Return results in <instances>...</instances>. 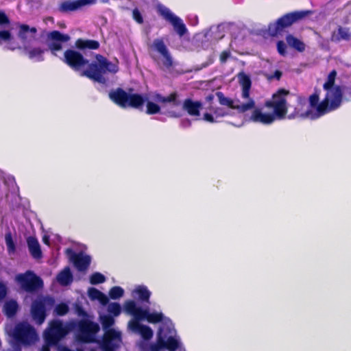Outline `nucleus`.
Here are the masks:
<instances>
[{
  "instance_id": "1",
  "label": "nucleus",
  "mask_w": 351,
  "mask_h": 351,
  "mask_svg": "<svg viewBox=\"0 0 351 351\" xmlns=\"http://www.w3.org/2000/svg\"><path fill=\"white\" fill-rule=\"evenodd\" d=\"M289 93V90L280 88L272 95L270 99L265 101L264 107L272 109L271 112H263L262 109L255 108V101L250 97L247 99V103L236 105L234 110H237L240 112H245L249 110L254 109L250 117V121L269 125L277 120H283L286 118L288 112L286 97Z\"/></svg>"
},
{
  "instance_id": "2",
  "label": "nucleus",
  "mask_w": 351,
  "mask_h": 351,
  "mask_svg": "<svg viewBox=\"0 0 351 351\" xmlns=\"http://www.w3.org/2000/svg\"><path fill=\"white\" fill-rule=\"evenodd\" d=\"M95 58V61L88 64V69L82 72V75L101 84H106L108 80L104 74L107 72L114 74L118 72L119 66L102 55L97 54Z\"/></svg>"
},
{
  "instance_id": "3",
  "label": "nucleus",
  "mask_w": 351,
  "mask_h": 351,
  "mask_svg": "<svg viewBox=\"0 0 351 351\" xmlns=\"http://www.w3.org/2000/svg\"><path fill=\"white\" fill-rule=\"evenodd\" d=\"M110 99L121 108L142 109L147 97L138 93H129L121 88L112 90L108 94Z\"/></svg>"
},
{
  "instance_id": "4",
  "label": "nucleus",
  "mask_w": 351,
  "mask_h": 351,
  "mask_svg": "<svg viewBox=\"0 0 351 351\" xmlns=\"http://www.w3.org/2000/svg\"><path fill=\"white\" fill-rule=\"evenodd\" d=\"M336 77L337 71L335 69L328 75L326 81L323 85L326 95L322 100V104L319 106L321 108H324L326 106L329 98H332L330 107H335L339 104H342L343 92L340 86L335 85Z\"/></svg>"
},
{
  "instance_id": "5",
  "label": "nucleus",
  "mask_w": 351,
  "mask_h": 351,
  "mask_svg": "<svg viewBox=\"0 0 351 351\" xmlns=\"http://www.w3.org/2000/svg\"><path fill=\"white\" fill-rule=\"evenodd\" d=\"M307 14L308 12L305 11H295L284 14L278 19L276 23L269 25V34L271 36H276L285 28L291 26L294 23L304 18Z\"/></svg>"
},
{
  "instance_id": "6",
  "label": "nucleus",
  "mask_w": 351,
  "mask_h": 351,
  "mask_svg": "<svg viewBox=\"0 0 351 351\" xmlns=\"http://www.w3.org/2000/svg\"><path fill=\"white\" fill-rule=\"evenodd\" d=\"M55 299L51 296H43L34 300L31 305V316L38 325L44 323L47 317V311L55 305Z\"/></svg>"
},
{
  "instance_id": "7",
  "label": "nucleus",
  "mask_w": 351,
  "mask_h": 351,
  "mask_svg": "<svg viewBox=\"0 0 351 351\" xmlns=\"http://www.w3.org/2000/svg\"><path fill=\"white\" fill-rule=\"evenodd\" d=\"M68 333V330L63 323L58 319H53L49 323L48 327L45 330L43 337L47 346H56Z\"/></svg>"
},
{
  "instance_id": "8",
  "label": "nucleus",
  "mask_w": 351,
  "mask_h": 351,
  "mask_svg": "<svg viewBox=\"0 0 351 351\" xmlns=\"http://www.w3.org/2000/svg\"><path fill=\"white\" fill-rule=\"evenodd\" d=\"M13 337L15 340L23 345H31L38 338L35 328L27 322L18 323L13 331Z\"/></svg>"
},
{
  "instance_id": "9",
  "label": "nucleus",
  "mask_w": 351,
  "mask_h": 351,
  "mask_svg": "<svg viewBox=\"0 0 351 351\" xmlns=\"http://www.w3.org/2000/svg\"><path fill=\"white\" fill-rule=\"evenodd\" d=\"M16 280L23 290L29 293L34 292L43 287V281L41 278L30 270L18 274L16 276Z\"/></svg>"
},
{
  "instance_id": "10",
  "label": "nucleus",
  "mask_w": 351,
  "mask_h": 351,
  "mask_svg": "<svg viewBox=\"0 0 351 351\" xmlns=\"http://www.w3.org/2000/svg\"><path fill=\"white\" fill-rule=\"evenodd\" d=\"M157 12L163 19L173 26L174 31L180 37L186 34L187 28L182 20L173 13L169 8L160 4L157 7Z\"/></svg>"
},
{
  "instance_id": "11",
  "label": "nucleus",
  "mask_w": 351,
  "mask_h": 351,
  "mask_svg": "<svg viewBox=\"0 0 351 351\" xmlns=\"http://www.w3.org/2000/svg\"><path fill=\"white\" fill-rule=\"evenodd\" d=\"M169 325L162 326L159 328L161 331V337L162 338L163 348L169 351H175L179 347V341L173 336L176 331L170 319H167Z\"/></svg>"
},
{
  "instance_id": "12",
  "label": "nucleus",
  "mask_w": 351,
  "mask_h": 351,
  "mask_svg": "<svg viewBox=\"0 0 351 351\" xmlns=\"http://www.w3.org/2000/svg\"><path fill=\"white\" fill-rule=\"evenodd\" d=\"M121 342V332L116 330H110L104 334L99 347L102 351H117Z\"/></svg>"
},
{
  "instance_id": "13",
  "label": "nucleus",
  "mask_w": 351,
  "mask_h": 351,
  "mask_svg": "<svg viewBox=\"0 0 351 351\" xmlns=\"http://www.w3.org/2000/svg\"><path fill=\"white\" fill-rule=\"evenodd\" d=\"M320 93V89L315 88L313 94H311L308 98L310 106L312 108H315L317 117L324 116L328 112L336 110L341 106V104H339L335 107H330L332 98H329L326 106L324 108H321L319 106L322 104V101L319 102Z\"/></svg>"
},
{
  "instance_id": "14",
  "label": "nucleus",
  "mask_w": 351,
  "mask_h": 351,
  "mask_svg": "<svg viewBox=\"0 0 351 351\" xmlns=\"http://www.w3.org/2000/svg\"><path fill=\"white\" fill-rule=\"evenodd\" d=\"M63 61L75 71H79L88 64V60L81 53L73 49H66L64 51Z\"/></svg>"
},
{
  "instance_id": "15",
  "label": "nucleus",
  "mask_w": 351,
  "mask_h": 351,
  "mask_svg": "<svg viewBox=\"0 0 351 351\" xmlns=\"http://www.w3.org/2000/svg\"><path fill=\"white\" fill-rule=\"evenodd\" d=\"M70 38L68 34H62L58 30L50 32L47 34V39L49 40V50L53 55L56 56V52L62 49V43L69 42Z\"/></svg>"
},
{
  "instance_id": "16",
  "label": "nucleus",
  "mask_w": 351,
  "mask_h": 351,
  "mask_svg": "<svg viewBox=\"0 0 351 351\" xmlns=\"http://www.w3.org/2000/svg\"><path fill=\"white\" fill-rule=\"evenodd\" d=\"M66 254L79 271H85L90 266L91 262L90 256L84 254L82 252L76 253L71 248H67Z\"/></svg>"
},
{
  "instance_id": "17",
  "label": "nucleus",
  "mask_w": 351,
  "mask_h": 351,
  "mask_svg": "<svg viewBox=\"0 0 351 351\" xmlns=\"http://www.w3.org/2000/svg\"><path fill=\"white\" fill-rule=\"evenodd\" d=\"M96 0H65L60 3L58 11L61 13H69L80 10L82 7L93 5Z\"/></svg>"
},
{
  "instance_id": "18",
  "label": "nucleus",
  "mask_w": 351,
  "mask_h": 351,
  "mask_svg": "<svg viewBox=\"0 0 351 351\" xmlns=\"http://www.w3.org/2000/svg\"><path fill=\"white\" fill-rule=\"evenodd\" d=\"M16 25L18 28L17 36L22 43L25 44L32 40L36 39L38 32L36 27L20 23H16Z\"/></svg>"
},
{
  "instance_id": "19",
  "label": "nucleus",
  "mask_w": 351,
  "mask_h": 351,
  "mask_svg": "<svg viewBox=\"0 0 351 351\" xmlns=\"http://www.w3.org/2000/svg\"><path fill=\"white\" fill-rule=\"evenodd\" d=\"M152 46L154 49L160 53L163 58V64L167 68H169L173 64V60L162 38H156L153 41Z\"/></svg>"
},
{
  "instance_id": "20",
  "label": "nucleus",
  "mask_w": 351,
  "mask_h": 351,
  "mask_svg": "<svg viewBox=\"0 0 351 351\" xmlns=\"http://www.w3.org/2000/svg\"><path fill=\"white\" fill-rule=\"evenodd\" d=\"M297 104L298 105L294 108V110L288 115V119H292L295 118H307L311 114V111L310 110H304V108L306 105V98L304 97L298 95Z\"/></svg>"
},
{
  "instance_id": "21",
  "label": "nucleus",
  "mask_w": 351,
  "mask_h": 351,
  "mask_svg": "<svg viewBox=\"0 0 351 351\" xmlns=\"http://www.w3.org/2000/svg\"><path fill=\"white\" fill-rule=\"evenodd\" d=\"M330 40L333 43H339L342 40L350 41L351 32L348 27L339 25L336 30L332 32Z\"/></svg>"
},
{
  "instance_id": "22",
  "label": "nucleus",
  "mask_w": 351,
  "mask_h": 351,
  "mask_svg": "<svg viewBox=\"0 0 351 351\" xmlns=\"http://www.w3.org/2000/svg\"><path fill=\"white\" fill-rule=\"evenodd\" d=\"M27 244L29 254L34 259L39 260L42 258L43 253L40 245L35 237H28L27 239Z\"/></svg>"
},
{
  "instance_id": "23",
  "label": "nucleus",
  "mask_w": 351,
  "mask_h": 351,
  "mask_svg": "<svg viewBox=\"0 0 351 351\" xmlns=\"http://www.w3.org/2000/svg\"><path fill=\"white\" fill-rule=\"evenodd\" d=\"M202 104L199 101H193L190 98L186 99L182 104V108L191 116H199Z\"/></svg>"
},
{
  "instance_id": "24",
  "label": "nucleus",
  "mask_w": 351,
  "mask_h": 351,
  "mask_svg": "<svg viewBox=\"0 0 351 351\" xmlns=\"http://www.w3.org/2000/svg\"><path fill=\"white\" fill-rule=\"evenodd\" d=\"M239 84L242 87V97L243 99H248L250 97V93L252 86V81L249 75L244 72H240L238 74Z\"/></svg>"
},
{
  "instance_id": "25",
  "label": "nucleus",
  "mask_w": 351,
  "mask_h": 351,
  "mask_svg": "<svg viewBox=\"0 0 351 351\" xmlns=\"http://www.w3.org/2000/svg\"><path fill=\"white\" fill-rule=\"evenodd\" d=\"M167 319L168 318H166L162 312L150 313L148 310L145 320L150 324H158L165 320V322L162 326H167L169 325V322L167 321Z\"/></svg>"
},
{
  "instance_id": "26",
  "label": "nucleus",
  "mask_w": 351,
  "mask_h": 351,
  "mask_svg": "<svg viewBox=\"0 0 351 351\" xmlns=\"http://www.w3.org/2000/svg\"><path fill=\"white\" fill-rule=\"evenodd\" d=\"M99 43L95 40H84L78 38L75 41V47L79 49H97L99 47Z\"/></svg>"
},
{
  "instance_id": "27",
  "label": "nucleus",
  "mask_w": 351,
  "mask_h": 351,
  "mask_svg": "<svg viewBox=\"0 0 351 351\" xmlns=\"http://www.w3.org/2000/svg\"><path fill=\"white\" fill-rule=\"evenodd\" d=\"M23 50L27 53L29 59H36L38 61H43L44 60L43 54L45 49L40 47H33L29 48L27 46H24Z\"/></svg>"
},
{
  "instance_id": "28",
  "label": "nucleus",
  "mask_w": 351,
  "mask_h": 351,
  "mask_svg": "<svg viewBox=\"0 0 351 351\" xmlns=\"http://www.w3.org/2000/svg\"><path fill=\"white\" fill-rule=\"evenodd\" d=\"M79 327L80 331L84 334H95L99 330L97 324L91 321H82Z\"/></svg>"
},
{
  "instance_id": "29",
  "label": "nucleus",
  "mask_w": 351,
  "mask_h": 351,
  "mask_svg": "<svg viewBox=\"0 0 351 351\" xmlns=\"http://www.w3.org/2000/svg\"><path fill=\"white\" fill-rule=\"evenodd\" d=\"M19 310V304L14 300H10L5 302L3 312L8 317H13Z\"/></svg>"
},
{
  "instance_id": "30",
  "label": "nucleus",
  "mask_w": 351,
  "mask_h": 351,
  "mask_svg": "<svg viewBox=\"0 0 351 351\" xmlns=\"http://www.w3.org/2000/svg\"><path fill=\"white\" fill-rule=\"evenodd\" d=\"M286 41L289 47H292L293 49L297 50L299 52H302L305 50L304 43L291 34H288L286 36Z\"/></svg>"
},
{
  "instance_id": "31",
  "label": "nucleus",
  "mask_w": 351,
  "mask_h": 351,
  "mask_svg": "<svg viewBox=\"0 0 351 351\" xmlns=\"http://www.w3.org/2000/svg\"><path fill=\"white\" fill-rule=\"evenodd\" d=\"M58 282L63 286H66L71 283L73 276L69 267H66L60 271L57 276Z\"/></svg>"
},
{
  "instance_id": "32",
  "label": "nucleus",
  "mask_w": 351,
  "mask_h": 351,
  "mask_svg": "<svg viewBox=\"0 0 351 351\" xmlns=\"http://www.w3.org/2000/svg\"><path fill=\"white\" fill-rule=\"evenodd\" d=\"M178 94L176 92L171 93L167 97H163L161 95H157L156 100L161 103H173V105L178 106L180 104V101L177 100Z\"/></svg>"
},
{
  "instance_id": "33",
  "label": "nucleus",
  "mask_w": 351,
  "mask_h": 351,
  "mask_svg": "<svg viewBox=\"0 0 351 351\" xmlns=\"http://www.w3.org/2000/svg\"><path fill=\"white\" fill-rule=\"evenodd\" d=\"M138 295V299L143 302H149L151 292L145 286H138L134 291Z\"/></svg>"
},
{
  "instance_id": "34",
  "label": "nucleus",
  "mask_w": 351,
  "mask_h": 351,
  "mask_svg": "<svg viewBox=\"0 0 351 351\" xmlns=\"http://www.w3.org/2000/svg\"><path fill=\"white\" fill-rule=\"evenodd\" d=\"M101 323L103 329L105 330L104 334L110 330H114V328H111L114 324V319L112 315H106L101 317Z\"/></svg>"
},
{
  "instance_id": "35",
  "label": "nucleus",
  "mask_w": 351,
  "mask_h": 351,
  "mask_svg": "<svg viewBox=\"0 0 351 351\" xmlns=\"http://www.w3.org/2000/svg\"><path fill=\"white\" fill-rule=\"evenodd\" d=\"M216 95L219 99V102L222 106H226L231 109H234L235 105L234 104V101L224 96L222 92H217Z\"/></svg>"
},
{
  "instance_id": "36",
  "label": "nucleus",
  "mask_w": 351,
  "mask_h": 351,
  "mask_svg": "<svg viewBox=\"0 0 351 351\" xmlns=\"http://www.w3.org/2000/svg\"><path fill=\"white\" fill-rule=\"evenodd\" d=\"M123 289L119 286H114L112 287L108 293L109 297L112 300H117L121 298L123 295Z\"/></svg>"
},
{
  "instance_id": "37",
  "label": "nucleus",
  "mask_w": 351,
  "mask_h": 351,
  "mask_svg": "<svg viewBox=\"0 0 351 351\" xmlns=\"http://www.w3.org/2000/svg\"><path fill=\"white\" fill-rule=\"evenodd\" d=\"M145 340H149L153 337V330L152 328L145 325H142L138 332Z\"/></svg>"
},
{
  "instance_id": "38",
  "label": "nucleus",
  "mask_w": 351,
  "mask_h": 351,
  "mask_svg": "<svg viewBox=\"0 0 351 351\" xmlns=\"http://www.w3.org/2000/svg\"><path fill=\"white\" fill-rule=\"evenodd\" d=\"M138 307L136 306L134 300H129L125 302L123 304V309L125 313L132 315Z\"/></svg>"
},
{
  "instance_id": "39",
  "label": "nucleus",
  "mask_w": 351,
  "mask_h": 351,
  "mask_svg": "<svg viewBox=\"0 0 351 351\" xmlns=\"http://www.w3.org/2000/svg\"><path fill=\"white\" fill-rule=\"evenodd\" d=\"M5 243L7 245L8 251L10 253H14L16 250L15 243L13 241L11 232L5 234Z\"/></svg>"
},
{
  "instance_id": "40",
  "label": "nucleus",
  "mask_w": 351,
  "mask_h": 351,
  "mask_svg": "<svg viewBox=\"0 0 351 351\" xmlns=\"http://www.w3.org/2000/svg\"><path fill=\"white\" fill-rule=\"evenodd\" d=\"M106 277L99 272L93 273L90 277V282L92 285H98L104 282Z\"/></svg>"
},
{
  "instance_id": "41",
  "label": "nucleus",
  "mask_w": 351,
  "mask_h": 351,
  "mask_svg": "<svg viewBox=\"0 0 351 351\" xmlns=\"http://www.w3.org/2000/svg\"><path fill=\"white\" fill-rule=\"evenodd\" d=\"M146 106V113L147 114H156L157 113H159L160 111V107L158 104L152 101H148L147 102Z\"/></svg>"
},
{
  "instance_id": "42",
  "label": "nucleus",
  "mask_w": 351,
  "mask_h": 351,
  "mask_svg": "<svg viewBox=\"0 0 351 351\" xmlns=\"http://www.w3.org/2000/svg\"><path fill=\"white\" fill-rule=\"evenodd\" d=\"M69 311V306L66 303H60L56 305L55 313L58 316L65 315Z\"/></svg>"
},
{
  "instance_id": "43",
  "label": "nucleus",
  "mask_w": 351,
  "mask_h": 351,
  "mask_svg": "<svg viewBox=\"0 0 351 351\" xmlns=\"http://www.w3.org/2000/svg\"><path fill=\"white\" fill-rule=\"evenodd\" d=\"M108 311L113 316L117 317L120 315L121 312V307L119 303L112 302L109 304Z\"/></svg>"
},
{
  "instance_id": "44",
  "label": "nucleus",
  "mask_w": 351,
  "mask_h": 351,
  "mask_svg": "<svg viewBox=\"0 0 351 351\" xmlns=\"http://www.w3.org/2000/svg\"><path fill=\"white\" fill-rule=\"evenodd\" d=\"M150 351H160L164 349L162 344V338L161 337V331L158 332V339L156 343H152L149 347Z\"/></svg>"
},
{
  "instance_id": "45",
  "label": "nucleus",
  "mask_w": 351,
  "mask_h": 351,
  "mask_svg": "<svg viewBox=\"0 0 351 351\" xmlns=\"http://www.w3.org/2000/svg\"><path fill=\"white\" fill-rule=\"evenodd\" d=\"M147 309H143L141 307H138L135 311V313L132 315L134 319L138 321L146 319Z\"/></svg>"
},
{
  "instance_id": "46",
  "label": "nucleus",
  "mask_w": 351,
  "mask_h": 351,
  "mask_svg": "<svg viewBox=\"0 0 351 351\" xmlns=\"http://www.w3.org/2000/svg\"><path fill=\"white\" fill-rule=\"evenodd\" d=\"M208 109L213 112L216 117H223L228 114V112L226 110L220 107H210Z\"/></svg>"
},
{
  "instance_id": "47",
  "label": "nucleus",
  "mask_w": 351,
  "mask_h": 351,
  "mask_svg": "<svg viewBox=\"0 0 351 351\" xmlns=\"http://www.w3.org/2000/svg\"><path fill=\"white\" fill-rule=\"evenodd\" d=\"M101 293V291L94 287L89 288L88 291V296L93 300H97Z\"/></svg>"
},
{
  "instance_id": "48",
  "label": "nucleus",
  "mask_w": 351,
  "mask_h": 351,
  "mask_svg": "<svg viewBox=\"0 0 351 351\" xmlns=\"http://www.w3.org/2000/svg\"><path fill=\"white\" fill-rule=\"evenodd\" d=\"M132 17L133 19L138 24H142L143 23V18L142 14L138 8H134L132 10Z\"/></svg>"
},
{
  "instance_id": "49",
  "label": "nucleus",
  "mask_w": 351,
  "mask_h": 351,
  "mask_svg": "<svg viewBox=\"0 0 351 351\" xmlns=\"http://www.w3.org/2000/svg\"><path fill=\"white\" fill-rule=\"evenodd\" d=\"M143 324H141L139 323V321L138 320H136V319H132L128 323V327L132 330V331H134V332H138V330H140L141 328V326H142Z\"/></svg>"
},
{
  "instance_id": "50",
  "label": "nucleus",
  "mask_w": 351,
  "mask_h": 351,
  "mask_svg": "<svg viewBox=\"0 0 351 351\" xmlns=\"http://www.w3.org/2000/svg\"><path fill=\"white\" fill-rule=\"evenodd\" d=\"M277 49L278 53L282 56H285L287 53V45L282 40H279L277 43Z\"/></svg>"
},
{
  "instance_id": "51",
  "label": "nucleus",
  "mask_w": 351,
  "mask_h": 351,
  "mask_svg": "<svg viewBox=\"0 0 351 351\" xmlns=\"http://www.w3.org/2000/svg\"><path fill=\"white\" fill-rule=\"evenodd\" d=\"M10 23V21L6 14L0 10V25H8Z\"/></svg>"
},
{
  "instance_id": "52",
  "label": "nucleus",
  "mask_w": 351,
  "mask_h": 351,
  "mask_svg": "<svg viewBox=\"0 0 351 351\" xmlns=\"http://www.w3.org/2000/svg\"><path fill=\"white\" fill-rule=\"evenodd\" d=\"M8 293V288L6 285L0 282V302L2 301L7 295Z\"/></svg>"
},
{
  "instance_id": "53",
  "label": "nucleus",
  "mask_w": 351,
  "mask_h": 351,
  "mask_svg": "<svg viewBox=\"0 0 351 351\" xmlns=\"http://www.w3.org/2000/svg\"><path fill=\"white\" fill-rule=\"evenodd\" d=\"M12 34L9 30H1L0 31V40L7 41L10 40Z\"/></svg>"
},
{
  "instance_id": "54",
  "label": "nucleus",
  "mask_w": 351,
  "mask_h": 351,
  "mask_svg": "<svg viewBox=\"0 0 351 351\" xmlns=\"http://www.w3.org/2000/svg\"><path fill=\"white\" fill-rule=\"evenodd\" d=\"M230 56V51H227V50H225V51H223L221 54H220V57H219V60H220V62L221 63L223 64V63H226L228 58Z\"/></svg>"
},
{
  "instance_id": "55",
  "label": "nucleus",
  "mask_w": 351,
  "mask_h": 351,
  "mask_svg": "<svg viewBox=\"0 0 351 351\" xmlns=\"http://www.w3.org/2000/svg\"><path fill=\"white\" fill-rule=\"evenodd\" d=\"M97 300H98L102 305H106L109 302V298L104 293L101 292Z\"/></svg>"
},
{
  "instance_id": "56",
  "label": "nucleus",
  "mask_w": 351,
  "mask_h": 351,
  "mask_svg": "<svg viewBox=\"0 0 351 351\" xmlns=\"http://www.w3.org/2000/svg\"><path fill=\"white\" fill-rule=\"evenodd\" d=\"M282 75V71H280V70H276L274 73V74L271 76H269V80H272V79H276L277 80H280V79L281 78Z\"/></svg>"
},
{
  "instance_id": "57",
  "label": "nucleus",
  "mask_w": 351,
  "mask_h": 351,
  "mask_svg": "<svg viewBox=\"0 0 351 351\" xmlns=\"http://www.w3.org/2000/svg\"><path fill=\"white\" fill-rule=\"evenodd\" d=\"M204 119L210 123L215 122L213 116L208 112L204 114Z\"/></svg>"
},
{
  "instance_id": "58",
  "label": "nucleus",
  "mask_w": 351,
  "mask_h": 351,
  "mask_svg": "<svg viewBox=\"0 0 351 351\" xmlns=\"http://www.w3.org/2000/svg\"><path fill=\"white\" fill-rule=\"evenodd\" d=\"M214 99V95L213 94H209L206 97V100L208 102H212V101Z\"/></svg>"
},
{
  "instance_id": "59",
  "label": "nucleus",
  "mask_w": 351,
  "mask_h": 351,
  "mask_svg": "<svg viewBox=\"0 0 351 351\" xmlns=\"http://www.w3.org/2000/svg\"><path fill=\"white\" fill-rule=\"evenodd\" d=\"M43 241L44 242L45 244L49 245V237L47 236H44L43 237Z\"/></svg>"
},
{
  "instance_id": "60",
  "label": "nucleus",
  "mask_w": 351,
  "mask_h": 351,
  "mask_svg": "<svg viewBox=\"0 0 351 351\" xmlns=\"http://www.w3.org/2000/svg\"><path fill=\"white\" fill-rule=\"evenodd\" d=\"M77 310L79 315H85V312L82 307H80V306L77 307Z\"/></svg>"
},
{
  "instance_id": "61",
  "label": "nucleus",
  "mask_w": 351,
  "mask_h": 351,
  "mask_svg": "<svg viewBox=\"0 0 351 351\" xmlns=\"http://www.w3.org/2000/svg\"><path fill=\"white\" fill-rule=\"evenodd\" d=\"M187 123H188V125H191V121L189 120H187Z\"/></svg>"
},
{
  "instance_id": "62",
  "label": "nucleus",
  "mask_w": 351,
  "mask_h": 351,
  "mask_svg": "<svg viewBox=\"0 0 351 351\" xmlns=\"http://www.w3.org/2000/svg\"><path fill=\"white\" fill-rule=\"evenodd\" d=\"M43 351H45V350L43 349ZM46 351H47V349L46 350Z\"/></svg>"
}]
</instances>
